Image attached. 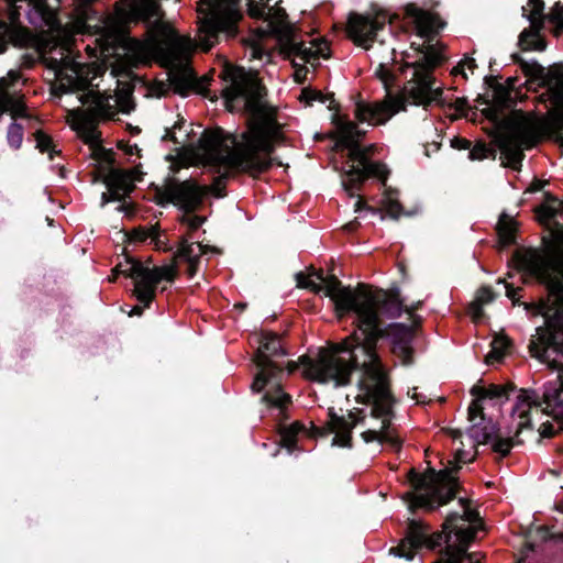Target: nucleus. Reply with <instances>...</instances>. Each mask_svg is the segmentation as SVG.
I'll return each mask as SVG.
<instances>
[{
    "label": "nucleus",
    "mask_w": 563,
    "mask_h": 563,
    "mask_svg": "<svg viewBox=\"0 0 563 563\" xmlns=\"http://www.w3.org/2000/svg\"><path fill=\"white\" fill-rule=\"evenodd\" d=\"M112 274L115 278L119 275L131 278L134 286L133 295L136 300L148 306L155 298L158 284L163 280L174 282L177 272L172 265L150 267L129 255H124L123 261H120L112 269Z\"/></svg>",
    "instance_id": "10"
},
{
    "label": "nucleus",
    "mask_w": 563,
    "mask_h": 563,
    "mask_svg": "<svg viewBox=\"0 0 563 563\" xmlns=\"http://www.w3.org/2000/svg\"><path fill=\"white\" fill-rule=\"evenodd\" d=\"M139 302L141 305H137V306L133 307L132 310L129 313L130 316H141L143 313V311H144V308H148L150 307V305L145 306L144 302H141V301H139Z\"/></svg>",
    "instance_id": "54"
},
{
    "label": "nucleus",
    "mask_w": 563,
    "mask_h": 563,
    "mask_svg": "<svg viewBox=\"0 0 563 563\" xmlns=\"http://www.w3.org/2000/svg\"><path fill=\"white\" fill-rule=\"evenodd\" d=\"M268 13L265 18L266 31L277 37L287 36L290 31L295 30V26L288 21V14L284 8L269 7Z\"/></svg>",
    "instance_id": "25"
},
{
    "label": "nucleus",
    "mask_w": 563,
    "mask_h": 563,
    "mask_svg": "<svg viewBox=\"0 0 563 563\" xmlns=\"http://www.w3.org/2000/svg\"><path fill=\"white\" fill-rule=\"evenodd\" d=\"M44 63L46 67L54 71L55 78L59 81L55 85L52 90L57 97L63 93H71L78 91H85L91 86L88 79V69L85 64H81L74 58L64 56L62 57H45Z\"/></svg>",
    "instance_id": "13"
},
{
    "label": "nucleus",
    "mask_w": 563,
    "mask_h": 563,
    "mask_svg": "<svg viewBox=\"0 0 563 563\" xmlns=\"http://www.w3.org/2000/svg\"><path fill=\"white\" fill-rule=\"evenodd\" d=\"M452 147L457 150H470L472 142L463 137H454L451 141Z\"/></svg>",
    "instance_id": "49"
},
{
    "label": "nucleus",
    "mask_w": 563,
    "mask_h": 563,
    "mask_svg": "<svg viewBox=\"0 0 563 563\" xmlns=\"http://www.w3.org/2000/svg\"><path fill=\"white\" fill-rule=\"evenodd\" d=\"M203 246L201 244L195 245V243H189L185 238L180 241L178 253L179 256L189 264L190 275L195 274L199 262V255L196 253V250L201 252Z\"/></svg>",
    "instance_id": "30"
},
{
    "label": "nucleus",
    "mask_w": 563,
    "mask_h": 563,
    "mask_svg": "<svg viewBox=\"0 0 563 563\" xmlns=\"http://www.w3.org/2000/svg\"><path fill=\"white\" fill-rule=\"evenodd\" d=\"M468 151V158L472 161H481L488 157L489 155L495 157L494 150H490L485 143H477L473 147L471 146Z\"/></svg>",
    "instance_id": "35"
},
{
    "label": "nucleus",
    "mask_w": 563,
    "mask_h": 563,
    "mask_svg": "<svg viewBox=\"0 0 563 563\" xmlns=\"http://www.w3.org/2000/svg\"><path fill=\"white\" fill-rule=\"evenodd\" d=\"M503 356V350L497 346H493L492 351L487 354V363L493 364L494 362H498Z\"/></svg>",
    "instance_id": "50"
},
{
    "label": "nucleus",
    "mask_w": 563,
    "mask_h": 563,
    "mask_svg": "<svg viewBox=\"0 0 563 563\" xmlns=\"http://www.w3.org/2000/svg\"><path fill=\"white\" fill-rule=\"evenodd\" d=\"M238 1L233 0L228 8L214 9L199 21L198 41L202 49L209 51L222 36L229 38L236 35L238 22L241 19V13L235 8Z\"/></svg>",
    "instance_id": "12"
},
{
    "label": "nucleus",
    "mask_w": 563,
    "mask_h": 563,
    "mask_svg": "<svg viewBox=\"0 0 563 563\" xmlns=\"http://www.w3.org/2000/svg\"><path fill=\"white\" fill-rule=\"evenodd\" d=\"M507 84H508V86H509L510 88H514V87H515V85H516V78H514V77H509V78L507 79Z\"/></svg>",
    "instance_id": "57"
},
{
    "label": "nucleus",
    "mask_w": 563,
    "mask_h": 563,
    "mask_svg": "<svg viewBox=\"0 0 563 563\" xmlns=\"http://www.w3.org/2000/svg\"><path fill=\"white\" fill-rule=\"evenodd\" d=\"M383 26L384 24H379L377 21L362 20L360 23L354 25L356 42L364 48L368 49L371 47V43L376 41L377 31Z\"/></svg>",
    "instance_id": "27"
},
{
    "label": "nucleus",
    "mask_w": 563,
    "mask_h": 563,
    "mask_svg": "<svg viewBox=\"0 0 563 563\" xmlns=\"http://www.w3.org/2000/svg\"><path fill=\"white\" fill-rule=\"evenodd\" d=\"M129 15L133 22H143L148 27L156 29L162 19V10L155 0H133Z\"/></svg>",
    "instance_id": "22"
},
{
    "label": "nucleus",
    "mask_w": 563,
    "mask_h": 563,
    "mask_svg": "<svg viewBox=\"0 0 563 563\" xmlns=\"http://www.w3.org/2000/svg\"><path fill=\"white\" fill-rule=\"evenodd\" d=\"M520 288H515L510 284H506V296L512 300L514 303H517L519 301L518 299V292L520 291Z\"/></svg>",
    "instance_id": "53"
},
{
    "label": "nucleus",
    "mask_w": 563,
    "mask_h": 563,
    "mask_svg": "<svg viewBox=\"0 0 563 563\" xmlns=\"http://www.w3.org/2000/svg\"><path fill=\"white\" fill-rule=\"evenodd\" d=\"M541 536L544 540L549 539V538H554V536H552L548 529L543 528L541 529Z\"/></svg>",
    "instance_id": "56"
},
{
    "label": "nucleus",
    "mask_w": 563,
    "mask_h": 563,
    "mask_svg": "<svg viewBox=\"0 0 563 563\" xmlns=\"http://www.w3.org/2000/svg\"><path fill=\"white\" fill-rule=\"evenodd\" d=\"M459 470V465L452 468L445 467L439 472L431 470L428 476L411 471L409 482L412 492L408 494L410 510L432 511L453 500L459 492V483L455 477Z\"/></svg>",
    "instance_id": "8"
},
{
    "label": "nucleus",
    "mask_w": 563,
    "mask_h": 563,
    "mask_svg": "<svg viewBox=\"0 0 563 563\" xmlns=\"http://www.w3.org/2000/svg\"><path fill=\"white\" fill-rule=\"evenodd\" d=\"M82 92L78 99L82 104H88L85 117L89 121H98L100 118H107L114 113L113 106L110 103L111 96L90 90V86Z\"/></svg>",
    "instance_id": "21"
},
{
    "label": "nucleus",
    "mask_w": 563,
    "mask_h": 563,
    "mask_svg": "<svg viewBox=\"0 0 563 563\" xmlns=\"http://www.w3.org/2000/svg\"><path fill=\"white\" fill-rule=\"evenodd\" d=\"M272 410H276V416L279 418L278 423V432L280 435V441L285 448H287L289 451H292L297 445V437L299 433H302L305 431V427L299 422H291L286 423L285 421L288 420L287 416V408L291 404V400L287 404H285V407L280 411L275 406L271 405L268 401L263 400Z\"/></svg>",
    "instance_id": "24"
},
{
    "label": "nucleus",
    "mask_w": 563,
    "mask_h": 563,
    "mask_svg": "<svg viewBox=\"0 0 563 563\" xmlns=\"http://www.w3.org/2000/svg\"><path fill=\"white\" fill-rule=\"evenodd\" d=\"M292 66L295 67V77L296 80L299 82H302V80L306 78V75L308 73V68L303 65H299L296 62L292 63Z\"/></svg>",
    "instance_id": "51"
},
{
    "label": "nucleus",
    "mask_w": 563,
    "mask_h": 563,
    "mask_svg": "<svg viewBox=\"0 0 563 563\" xmlns=\"http://www.w3.org/2000/svg\"><path fill=\"white\" fill-rule=\"evenodd\" d=\"M180 128H181V123H180V122L175 123V124L173 125V128H170V129H169V128H166V130H165V134H164V136H163V139H162V140H163V141H167V140H169V141H173L175 144H184V143H185V141H186V137L188 136V134L186 133V134H185V137H184L183 140H179V139L176 136V132H175V130H177V129H178V130H180Z\"/></svg>",
    "instance_id": "44"
},
{
    "label": "nucleus",
    "mask_w": 563,
    "mask_h": 563,
    "mask_svg": "<svg viewBox=\"0 0 563 563\" xmlns=\"http://www.w3.org/2000/svg\"><path fill=\"white\" fill-rule=\"evenodd\" d=\"M503 153L507 156L512 168H517V166L521 164V161L525 156L521 150L516 144L510 142L504 145Z\"/></svg>",
    "instance_id": "33"
},
{
    "label": "nucleus",
    "mask_w": 563,
    "mask_h": 563,
    "mask_svg": "<svg viewBox=\"0 0 563 563\" xmlns=\"http://www.w3.org/2000/svg\"><path fill=\"white\" fill-rule=\"evenodd\" d=\"M110 201L123 202L124 199L121 196H119L115 191L108 189V191L102 192L101 195V207H104Z\"/></svg>",
    "instance_id": "46"
},
{
    "label": "nucleus",
    "mask_w": 563,
    "mask_h": 563,
    "mask_svg": "<svg viewBox=\"0 0 563 563\" xmlns=\"http://www.w3.org/2000/svg\"><path fill=\"white\" fill-rule=\"evenodd\" d=\"M349 417L352 421H349L343 416H339L333 408H329L327 427L318 429L316 433L322 437L329 433H335L331 445L351 449L353 446L352 431L361 420L356 419L352 411Z\"/></svg>",
    "instance_id": "17"
},
{
    "label": "nucleus",
    "mask_w": 563,
    "mask_h": 563,
    "mask_svg": "<svg viewBox=\"0 0 563 563\" xmlns=\"http://www.w3.org/2000/svg\"><path fill=\"white\" fill-rule=\"evenodd\" d=\"M555 508L556 510L563 512V498L556 503Z\"/></svg>",
    "instance_id": "59"
},
{
    "label": "nucleus",
    "mask_w": 563,
    "mask_h": 563,
    "mask_svg": "<svg viewBox=\"0 0 563 563\" xmlns=\"http://www.w3.org/2000/svg\"><path fill=\"white\" fill-rule=\"evenodd\" d=\"M470 518L459 512H451L443 525L444 532H431L429 525L420 519H408L406 534L397 547L389 549V554L413 560L416 551L422 548L437 550L443 544L451 553H459L465 558V562L481 560V553L467 552L471 543L476 538V529L467 525Z\"/></svg>",
    "instance_id": "5"
},
{
    "label": "nucleus",
    "mask_w": 563,
    "mask_h": 563,
    "mask_svg": "<svg viewBox=\"0 0 563 563\" xmlns=\"http://www.w3.org/2000/svg\"><path fill=\"white\" fill-rule=\"evenodd\" d=\"M169 81L173 90L184 97L188 96L192 90H198L211 100L217 99V96L212 95V91L207 88V80L198 78L189 68L173 74Z\"/></svg>",
    "instance_id": "20"
},
{
    "label": "nucleus",
    "mask_w": 563,
    "mask_h": 563,
    "mask_svg": "<svg viewBox=\"0 0 563 563\" xmlns=\"http://www.w3.org/2000/svg\"><path fill=\"white\" fill-rule=\"evenodd\" d=\"M467 434L477 443V444H489L483 427L479 424H473L468 428Z\"/></svg>",
    "instance_id": "42"
},
{
    "label": "nucleus",
    "mask_w": 563,
    "mask_h": 563,
    "mask_svg": "<svg viewBox=\"0 0 563 563\" xmlns=\"http://www.w3.org/2000/svg\"><path fill=\"white\" fill-rule=\"evenodd\" d=\"M554 24V30H553V35L555 37H560L563 35V22L562 23H553Z\"/></svg>",
    "instance_id": "55"
},
{
    "label": "nucleus",
    "mask_w": 563,
    "mask_h": 563,
    "mask_svg": "<svg viewBox=\"0 0 563 563\" xmlns=\"http://www.w3.org/2000/svg\"><path fill=\"white\" fill-rule=\"evenodd\" d=\"M483 429L489 444H492L493 451L498 453L501 457L507 456L512 448L511 440L501 438L498 434V426L492 420L483 426Z\"/></svg>",
    "instance_id": "26"
},
{
    "label": "nucleus",
    "mask_w": 563,
    "mask_h": 563,
    "mask_svg": "<svg viewBox=\"0 0 563 563\" xmlns=\"http://www.w3.org/2000/svg\"><path fill=\"white\" fill-rule=\"evenodd\" d=\"M556 433L555 427L551 422H544L540 427V434L543 438H552Z\"/></svg>",
    "instance_id": "47"
},
{
    "label": "nucleus",
    "mask_w": 563,
    "mask_h": 563,
    "mask_svg": "<svg viewBox=\"0 0 563 563\" xmlns=\"http://www.w3.org/2000/svg\"><path fill=\"white\" fill-rule=\"evenodd\" d=\"M19 80L20 74L15 70H10L7 77L0 78V115L10 112L13 120L32 119L23 101V95L15 89Z\"/></svg>",
    "instance_id": "15"
},
{
    "label": "nucleus",
    "mask_w": 563,
    "mask_h": 563,
    "mask_svg": "<svg viewBox=\"0 0 563 563\" xmlns=\"http://www.w3.org/2000/svg\"><path fill=\"white\" fill-rule=\"evenodd\" d=\"M385 211L387 216L394 220L399 219L401 216L404 208L397 200L388 199L385 205Z\"/></svg>",
    "instance_id": "41"
},
{
    "label": "nucleus",
    "mask_w": 563,
    "mask_h": 563,
    "mask_svg": "<svg viewBox=\"0 0 563 563\" xmlns=\"http://www.w3.org/2000/svg\"><path fill=\"white\" fill-rule=\"evenodd\" d=\"M141 177L134 175L133 170H126L118 167H110L108 175L103 178L107 189L115 191L125 199V196L134 189L133 181H140Z\"/></svg>",
    "instance_id": "23"
},
{
    "label": "nucleus",
    "mask_w": 563,
    "mask_h": 563,
    "mask_svg": "<svg viewBox=\"0 0 563 563\" xmlns=\"http://www.w3.org/2000/svg\"><path fill=\"white\" fill-rule=\"evenodd\" d=\"M512 62L517 64L521 71L539 86L549 89H555L563 84V64H558L551 69H547L537 60L527 62L519 54L511 55Z\"/></svg>",
    "instance_id": "16"
},
{
    "label": "nucleus",
    "mask_w": 563,
    "mask_h": 563,
    "mask_svg": "<svg viewBox=\"0 0 563 563\" xmlns=\"http://www.w3.org/2000/svg\"><path fill=\"white\" fill-rule=\"evenodd\" d=\"M324 48H327V42H322V44L318 45V53L323 55Z\"/></svg>",
    "instance_id": "58"
},
{
    "label": "nucleus",
    "mask_w": 563,
    "mask_h": 563,
    "mask_svg": "<svg viewBox=\"0 0 563 563\" xmlns=\"http://www.w3.org/2000/svg\"><path fill=\"white\" fill-rule=\"evenodd\" d=\"M405 14L416 24L419 32L433 25V16L413 3L405 7Z\"/></svg>",
    "instance_id": "29"
},
{
    "label": "nucleus",
    "mask_w": 563,
    "mask_h": 563,
    "mask_svg": "<svg viewBox=\"0 0 563 563\" xmlns=\"http://www.w3.org/2000/svg\"><path fill=\"white\" fill-rule=\"evenodd\" d=\"M495 295L489 287H482L477 292L476 310L482 311V306L494 300Z\"/></svg>",
    "instance_id": "37"
},
{
    "label": "nucleus",
    "mask_w": 563,
    "mask_h": 563,
    "mask_svg": "<svg viewBox=\"0 0 563 563\" xmlns=\"http://www.w3.org/2000/svg\"><path fill=\"white\" fill-rule=\"evenodd\" d=\"M357 386L360 390L364 393V396L367 398V402L372 406V416L382 419L380 431L367 430L362 433L363 440L367 443L377 440L380 443L390 445L393 449H399L401 446V440L398 435L394 434V431L390 429V421L394 417L393 405L395 402L393 395L390 394L389 412L386 415H380L378 410V405L380 404L378 402V399H376V395H374L372 390H367V386L361 384L360 379L357 382Z\"/></svg>",
    "instance_id": "14"
},
{
    "label": "nucleus",
    "mask_w": 563,
    "mask_h": 563,
    "mask_svg": "<svg viewBox=\"0 0 563 563\" xmlns=\"http://www.w3.org/2000/svg\"><path fill=\"white\" fill-rule=\"evenodd\" d=\"M512 260L520 272L547 290V297L538 302L522 303L527 313L544 318L530 339L531 356L541 362L563 357V255L550 258L537 250H516Z\"/></svg>",
    "instance_id": "4"
},
{
    "label": "nucleus",
    "mask_w": 563,
    "mask_h": 563,
    "mask_svg": "<svg viewBox=\"0 0 563 563\" xmlns=\"http://www.w3.org/2000/svg\"><path fill=\"white\" fill-rule=\"evenodd\" d=\"M297 286L314 294H323L331 298L341 314H352L356 330L351 338L331 351H321L317 358L303 360L306 375L314 382L333 383L335 387L351 383L354 371H360L361 384L367 386L378 399L379 413L389 412V377L385 365L377 353L379 339L388 338L393 351L404 360L412 362L413 330L405 323H391L383 327L382 317L396 319L401 316L404 303L399 292L388 296L384 289L372 290L363 287L353 291L343 287L334 275L324 278L323 273L312 272L307 277L302 272L296 274Z\"/></svg>",
    "instance_id": "1"
},
{
    "label": "nucleus",
    "mask_w": 563,
    "mask_h": 563,
    "mask_svg": "<svg viewBox=\"0 0 563 563\" xmlns=\"http://www.w3.org/2000/svg\"><path fill=\"white\" fill-rule=\"evenodd\" d=\"M542 404L547 405L548 413L560 422L563 429V380L555 379L544 384L542 395L534 389H519L511 412L518 418L517 437L523 429H531L530 409L541 407Z\"/></svg>",
    "instance_id": "11"
},
{
    "label": "nucleus",
    "mask_w": 563,
    "mask_h": 563,
    "mask_svg": "<svg viewBox=\"0 0 563 563\" xmlns=\"http://www.w3.org/2000/svg\"><path fill=\"white\" fill-rule=\"evenodd\" d=\"M148 238H151L152 241L155 242L156 246H158V247H161V245L164 243L161 240V233L156 228H151L150 232L146 235H144L142 239L146 240Z\"/></svg>",
    "instance_id": "52"
},
{
    "label": "nucleus",
    "mask_w": 563,
    "mask_h": 563,
    "mask_svg": "<svg viewBox=\"0 0 563 563\" xmlns=\"http://www.w3.org/2000/svg\"><path fill=\"white\" fill-rule=\"evenodd\" d=\"M117 102L120 107V110L124 113H130L135 108L133 98L129 92H121L117 98Z\"/></svg>",
    "instance_id": "39"
},
{
    "label": "nucleus",
    "mask_w": 563,
    "mask_h": 563,
    "mask_svg": "<svg viewBox=\"0 0 563 563\" xmlns=\"http://www.w3.org/2000/svg\"><path fill=\"white\" fill-rule=\"evenodd\" d=\"M117 209H118L119 211H123V210H124V206H123V205H120Z\"/></svg>",
    "instance_id": "60"
},
{
    "label": "nucleus",
    "mask_w": 563,
    "mask_h": 563,
    "mask_svg": "<svg viewBox=\"0 0 563 563\" xmlns=\"http://www.w3.org/2000/svg\"><path fill=\"white\" fill-rule=\"evenodd\" d=\"M550 23H562L563 22V4L561 2H556L551 13L547 16Z\"/></svg>",
    "instance_id": "45"
},
{
    "label": "nucleus",
    "mask_w": 563,
    "mask_h": 563,
    "mask_svg": "<svg viewBox=\"0 0 563 563\" xmlns=\"http://www.w3.org/2000/svg\"><path fill=\"white\" fill-rule=\"evenodd\" d=\"M267 9H268V5H261L260 3L251 2L249 4L247 12L251 18L256 19V20H262L263 23H265V18L267 16V13H268Z\"/></svg>",
    "instance_id": "38"
},
{
    "label": "nucleus",
    "mask_w": 563,
    "mask_h": 563,
    "mask_svg": "<svg viewBox=\"0 0 563 563\" xmlns=\"http://www.w3.org/2000/svg\"><path fill=\"white\" fill-rule=\"evenodd\" d=\"M24 128L22 124L12 122L7 131V141L11 148L19 150L23 141Z\"/></svg>",
    "instance_id": "32"
},
{
    "label": "nucleus",
    "mask_w": 563,
    "mask_h": 563,
    "mask_svg": "<svg viewBox=\"0 0 563 563\" xmlns=\"http://www.w3.org/2000/svg\"><path fill=\"white\" fill-rule=\"evenodd\" d=\"M514 220L503 212L497 224L498 242L503 249L516 244V227Z\"/></svg>",
    "instance_id": "28"
},
{
    "label": "nucleus",
    "mask_w": 563,
    "mask_h": 563,
    "mask_svg": "<svg viewBox=\"0 0 563 563\" xmlns=\"http://www.w3.org/2000/svg\"><path fill=\"white\" fill-rule=\"evenodd\" d=\"M301 96H302V99L308 104H312L313 101H320V102L324 103L327 100V97L321 91L308 89V88L302 89Z\"/></svg>",
    "instance_id": "43"
},
{
    "label": "nucleus",
    "mask_w": 563,
    "mask_h": 563,
    "mask_svg": "<svg viewBox=\"0 0 563 563\" xmlns=\"http://www.w3.org/2000/svg\"><path fill=\"white\" fill-rule=\"evenodd\" d=\"M299 58L305 63H309L311 59L317 58V52L312 51L311 47H307L303 44V47H302V51L300 52Z\"/></svg>",
    "instance_id": "48"
},
{
    "label": "nucleus",
    "mask_w": 563,
    "mask_h": 563,
    "mask_svg": "<svg viewBox=\"0 0 563 563\" xmlns=\"http://www.w3.org/2000/svg\"><path fill=\"white\" fill-rule=\"evenodd\" d=\"M181 223L186 224L191 231L198 230L207 220L206 217L194 214L195 212L183 211Z\"/></svg>",
    "instance_id": "36"
},
{
    "label": "nucleus",
    "mask_w": 563,
    "mask_h": 563,
    "mask_svg": "<svg viewBox=\"0 0 563 563\" xmlns=\"http://www.w3.org/2000/svg\"><path fill=\"white\" fill-rule=\"evenodd\" d=\"M529 4L533 7V14H527V9L522 7V15L526 16L532 24L531 29H525L518 38V45L522 51H539L543 52L547 48V42L540 36V31L543 27V22L536 24L533 15L542 14L544 2L542 0H529Z\"/></svg>",
    "instance_id": "18"
},
{
    "label": "nucleus",
    "mask_w": 563,
    "mask_h": 563,
    "mask_svg": "<svg viewBox=\"0 0 563 563\" xmlns=\"http://www.w3.org/2000/svg\"><path fill=\"white\" fill-rule=\"evenodd\" d=\"M365 131L360 130L356 123L345 121L340 128V137L338 146L344 152V174L342 185L350 196H354L361 190L362 185L368 178H377L385 183L389 170L380 162L373 161L377 151L375 144H362L361 139Z\"/></svg>",
    "instance_id": "6"
},
{
    "label": "nucleus",
    "mask_w": 563,
    "mask_h": 563,
    "mask_svg": "<svg viewBox=\"0 0 563 563\" xmlns=\"http://www.w3.org/2000/svg\"><path fill=\"white\" fill-rule=\"evenodd\" d=\"M276 38L283 45L284 51L288 57H290V56L299 57L300 56V52L302 51V47H303V42L297 41L295 30L290 31L289 34H287V36H277Z\"/></svg>",
    "instance_id": "31"
},
{
    "label": "nucleus",
    "mask_w": 563,
    "mask_h": 563,
    "mask_svg": "<svg viewBox=\"0 0 563 563\" xmlns=\"http://www.w3.org/2000/svg\"><path fill=\"white\" fill-rule=\"evenodd\" d=\"M220 77L223 82L221 97L230 111L240 108L253 118L264 112L263 99L267 91L258 78L244 68L233 66H227Z\"/></svg>",
    "instance_id": "9"
},
{
    "label": "nucleus",
    "mask_w": 563,
    "mask_h": 563,
    "mask_svg": "<svg viewBox=\"0 0 563 563\" xmlns=\"http://www.w3.org/2000/svg\"><path fill=\"white\" fill-rule=\"evenodd\" d=\"M417 49L422 54L419 60L406 63L397 69L386 63L378 65L375 75L383 82L390 102L356 101L354 113L360 122L385 124L397 112L405 111L407 102L424 107L432 103L443 106V90L434 87L432 75L433 68L442 63V56L431 45Z\"/></svg>",
    "instance_id": "3"
},
{
    "label": "nucleus",
    "mask_w": 563,
    "mask_h": 563,
    "mask_svg": "<svg viewBox=\"0 0 563 563\" xmlns=\"http://www.w3.org/2000/svg\"><path fill=\"white\" fill-rule=\"evenodd\" d=\"M34 139L36 142V148L42 153H49V158L53 159L56 152L53 150L52 139L41 130H37L34 133Z\"/></svg>",
    "instance_id": "34"
},
{
    "label": "nucleus",
    "mask_w": 563,
    "mask_h": 563,
    "mask_svg": "<svg viewBox=\"0 0 563 563\" xmlns=\"http://www.w3.org/2000/svg\"><path fill=\"white\" fill-rule=\"evenodd\" d=\"M516 386L514 384L508 385H495L490 384L488 386H479L475 385L471 389V394L477 398L476 401L468 408L470 419L473 420L476 415H481L482 419H484L483 408L477 404V401L483 399L494 400L497 404H504L510 397L511 393L516 391Z\"/></svg>",
    "instance_id": "19"
},
{
    "label": "nucleus",
    "mask_w": 563,
    "mask_h": 563,
    "mask_svg": "<svg viewBox=\"0 0 563 563\" xmlns=\"http://www.w3.org/2000/svg\"><path fill=\"white\" fill-rule=\"evenodd\" d=\"M274 145L266 130L254 124L247 131L236 136H223L222 133L205 132L198 140L197 155L207 165L217 169L218 176L212 186L201 185L194 178L180 180L168 177L158 191L159 203H173L179 210L196 212L203 206L210 195L216 198L227 196L225 180L229 172L258 176L272 166L271 154Z\"/></svg>",
    "instance_id": "2"
},
{
    "label": "nucleus",
    "mask_w": 563,
    "mask_h": 563,
    "mask_svg": "<svg viewBox=\"0 0 563 563\" xmlns=\"http://www.w3.org/2000/svg\"><path fill=\"white\" fill-rule=\"evenodd\" d=\"M434 563H443V562L439 560V561H437V562H434Z\"/></svg>",
    "instance_id": "61"
},
{
    "label": "nucleus",
    "mask_w": 563,
    "mask_h": 563,
    "mask_svg": "<svg viewBox=\"0 0 563 563\" xmlns=\"http://www.w3.org/2000/svg\"><path fill=\"white\" fill-rule=\"evenodd\" d=\"M255 340L258 343L254 358L257 373L251 386L252 391L258 394L265 390L262 400L268 401L282 411L285 404L290 401V396L282 389V382L286 376L285 368L283 364L272 361V357L284 356L286 351L275 332L263 331ZM287 369L289 375L297 369V365L288 363Z\"/></svg>",
    "instance_id": "7"
},
{
    "label": "nucleus",
    "mask_w": 563,
    "mask_h": 563,
    "mask_svg": "<svg viewBox=\"0 0 563 563\" xmlns=\"http://www.w3.org/2000/svg\"><path fill=\"white\" fill-rule=\"evenodd\" d=\"M85 120H86L87 126L82 131V134H84L82 137L86 143L95 144L99 141V133L97 132V130L95 129V126L92 124L95 121H89L87 119V117L85 118Z\"/></svg>",
    "instance_id": "40"
}]
</instances>
